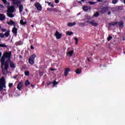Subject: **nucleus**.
<instances>
[{
    "instance_id": "f257e3e1",
    "label": "nucleus",
    "mask_w": 125,
    "mask_h": 125,
    "mask_svg": "<svg viewBox=\"0 0 125 125\" xmlns=\"http://www.w3.org/2000/svg\"><path fill=\"white\" fill-rule=\"evenodd\" d=\"M11 54H12V52L11 51L5 52L3 53L0 58V63H3L5 64V70L6 72L8 71V67H9V63L8 62L11 60Z\"/></svg>"
},
{
    "instance_id": "f03ea898",
    "label": "nucleus",
    "mask_w": 125,
    "mask_h": 125,
    "mask_svg": "<svg viewBox=\"0 0 125 125\" xmlns=\"http://www.w3.org/2000/svg\"><path fill=\"white\" fill-rule=\"evenodd\" d=\"M6 82L5 79H4V77H2L0 79V91H1V94L2 95H6V90L3 89V88H5L6 86H5Z\"/></svg>"
},
{
    "instance_id": "7ed1b4c3",
    "label": "nucleus",
    "mask_w": 125,
    "mask_h": 125,
    "mask_svg": "<svg viewBox=\"0 0 125 125\" xmlns=\"http://www.w3.org/2000/svg\"><path fill=\"white\" fill-rule=\"evenodd\" d=\"M110 10V7L104 6L100 10V13H102V14H104L106 13V11H109Z\"/></svg>"
},
{
    "instance_id": "20e7f679",
    "label": "nucleus",
    "mask_w": 125,
    "mask_h": 125,
    "mask_svg": "<svg viewBox=\"0 0 125 125\" xmlns=\"http://www.w3.org/2000/svg\"><path fill=\"white\" fill-rule=\"evenodd\" d=\"M35 6L36 7L37 10L41 11L42 10V5L40 4L39 2L35 3Z\"/></svg>"
},
{
    "instance_id": "39448f33",
    "label": "nucleus",
    "mask_w": 125,
    "mask_h": 125,
    "mask_svg": "<svg viewBox=\"0 0 125 125\" xmlns=\"http://www.w3.org/2000/svg\"><path fill=\"white\" fill-rule=\"evenodd\" d=\"M0 63H1L0 67L1 69L2 75H5V63H3L2 62H0Z\"/></svg>"
},
{
    "instance_id": "423d86ee",
    "label": "nucleus",
    "mask_w": 125,
    "mask_h": 125,
    "mask_svg": "<svg viewBox=\"0 0 125 125\" xmlns=\"http://www.w3.org/2000/svg\"><path fill=\"white\" fill-rule=\"evenodd\" d=\"M55 36L56 37V38L58 40H59V39H61V37H62V34H60V33H59V32L57 30L55 33Z\"/></svg>"
},
{
    "instance_id": "0eeeda50",
    "label": "nucleus",
    "mask_w": 125,
    "mask_h": 125,
    "mask_svg": "<svg viewBox=\"0 0 125 125\" xmlns=\"http://www.w3.org/2000/svg\"><path fill=\"white\" fill-rule=\"evenodd\" d=\"M17 88L19 90H21V89H23V83L22 82H20V83L18 84Z\"/></svg>"
},
{
    "instance_id": "6e6552de",
    "label": "nucleus",
    "mask_w": 125,
    "mask_h": 125,
    "mask_svg": "<svg viewBox=\"0 0 125 125\" xmlns=\"http://www.w3.org/2000/svg\"><path fill=\"white\" fill-rule=\"evenodd\" d=\"M89 24H91V25H92V26H94V27H97L98 26V23L95 22V21L92 20V21H89Z\"/></svg>"
},
{
    "instance_id": "1a4fd4ad",
    "label": "nucleus",
    "mask_w": 125,
    "mask_h": 125,
    "mask_svg": "<svg viewBox=\"0 0 125 125\" xmlns=\"http://www.w3.org/2000/svg\"><path fill=\"white\" fill-rule=\"evenodd\" d=\"M9 62V64H10V68H16V66H15V63H14L13 62H12V61H11V60H10V61L8 62Z\"/></svg>"
},
{
    "instance_id": "9d476101",
    "label": "nucleus",
    "mask_w": 125,
    "mask_h": 125,
    "mask_svg": "<svg viewBox=\"0 0 125 125\" xmlns=\"http://www.w3.org/2000/svg\"><path fill=\"white\" fill-rule=\"evenodd\" d=\"M14 12V7H9L7 10V13H13Z\"/></svg>"
},
{
    "instance_id": "9b49d317",
    "label": "nucleus",
    "mask_w": 125,
    "mask_h": 125,
    "mask_svg": "<svg viewBox=\"0 0 125 125\" xmlns=\"http://www.w3.org/2000/svg\"><path fill=\"white\" fill-rule=\"evenodd\" d=\"M17 28H16V25L15 27L14 26V28H13L12 32L15 35V36H17Z\"/></svg>"
},
{
    "instance_id": "f8f14e48",
    "label": "nucleus",
    "mask_w": 125,
    "mask_h": 125,
    "mask_svg": "<svg viewBox=\"0 0 125 125\" xmlns=\"http://www.w3.org/2000/svg\"><path fill=\"white\" fill-rule=\"evenodd\" d=\"M118 24L120 27V28H121L122 29H123V28H124V21H118Z\"/></svg>"
},
{
    "instance_id": "ddd939ff",
    "label": "nucleus",
    "mask_w": 125,
    "mask_h": 125,
    "mask_svg": "<svg viewBox=\"0 0 125 125\" xmlns=\"http://www.w3.org/2000/svg\"><path fill=\"white\" fill-rule=\"evenodd\" d=\"M13 4H21V1L20 0H13Z\"/></svg>"
},
{
    "instance_id": "4468645a",
    "label": "nucleus",
    "mask_w": 125,
    "mask_h": 125,
    "mask_svg": "<svg viewBox=\"0 0 125 125\" xmlns=\"http://www.w3.org/2000/svg\"><path fill=\"white\" fill-rule=\"evenodd\" d=\"M69 71H70V68H67L64 70V75L65 77H67V76H68V73H69Z\"/></svg>"
},
{
    "instance_id": "2eb2a0df",
    "label": "nucleus",
    "mask_w": 125,
    "mask_h": 125,
    "mask_svg": "<svg viewBox=\"0 0 125 125\" xmlns=\"http://www.w3.org/2000/svg\"><path fill=\"white\" fill-rule=\"evenodd\" d=\"M7 24H8V25H10L14 26V27H15L16 26V24H15V22L11 20L10 21V22H8Z\"/></svg>"
},
{
    "instance_id": "dca6fc26",
    "label": "nucleus",
    "mask_w": 125,
    "mask_h": 125,
    "mask_svg": "<svg viewBox=\"0 0 125 125\" xmlns=\"http://www.w3.org/2000/svg\"><path fill=\"white\" fill-rule=\"evenodd\" d=\"M19 8L20 13H22V12L23 11V9H24V7L23 6V5L21 4H20Z\"/></svg>"
},
{
    "instance_id": "f3484780",
    "label": "nucleus",
    "mask_w": 125,
    "mask_h": 125,
    "mask_svg": "<svg viewBox=\"0 0 125 125\" xmlns=\"http://www.w3.org/2000/svg\"><path fill=\"white\" fill-rule=\"evenodd\" d=\"M5 19V16L2 14H0V21H3Z\"/></svg>"
},
{
    "instance_id": "a211bd4d",
    "label": "nucleus",
    "mask_w": 125,
    "mask_h": 125,
    "mask_svg": "<svg viewBox=\"0 0 125 125\" xmlns=\"http://www.w3.org/2000/svg\"><path fill=\"white\" fill-rule=\"evenodd\" d=\"M9 33H10V31L9 30H7L4 33V36H5V37H6V38H8V37H9V36H10V34Z\"/></svg>"
},
{
    "instance_id": "6ab92c4d",
    "label": "nucleus",
    "mask_w": 125,
    "mask_h": 125,
    "mask_svg": "<svg viewBox=\"0 0 125 125\" xmlns=\"http://www.w3.org/2000/svg\"><path fill=\"white\" fill-rule=\"evenodd\" d=\"M90 6H85L83 7V9L84 11H87V10H88V9H90Z\"/></svg>"
},
{
    "instance_id": "aec40b11",
    "label": "nucleus",
    "mask_w": 125,
    "mask_h": 125,
    "mask_svg": "<svg viewBox=\"0 0 125 125\" xmlns=\"http://www.w3.org/2000/svg\"><path fill=\"white\" fill-rule=\"evenodd\" d=\"M76 23L75 22H68L67 23V25L69 26V27H72L73 26H75V25H76Z\"/></svg>"
},
{
    "instance_id": "412c9836",
    "label": "nucleus",
    "mask_w": 125,
    "mask_h": 125,
    "mask_svg": "<svg viewBox=\"0 0 125 125\" xmlns=\"http://www.w3.org/2000/svg\"><path fill=\"white\" fill-rule=\"evenodd\" d=\"M12 13H7V15L8 17H10V18H13V17H14V14Z\"/></svg>"
},
{
    "instance_id": "4be33fe9",
    "label": "nucleus",
    "mask_w": 125,
    "mask_h": 125,
    "mask_svg": "<svg viewBox=\"0 0 125 125\" xmlns=\"http://www.w3.org/2000/svg\"><path fill=\"white\" fill-rule=\"evenodd\" d=\"M20 24L22 25V26H24V25H26V24H27V21H24V20H21L20 21Z\"/></svg>"
},
{
    "instance_id": "5701e85b",
    "label": "nucleus",
    "mask_w": 125,
    "mask_h": 125,
    "mask_svg": "<svg viewBox=\"0 0 125 125\" xmlns=\"http://www.w3.org/2000/svg\"><path fill=\"white\" fill-rule=\"evenodd\" d=\"M118 24V21L109 22V25L110 26H116Z\"/></svg>"
},
{
    "instance_id": "b1692460",
    "label": "nucleus",
    "mask_w": 125,
    "mask_h": 125,
    "mask_svg": "<svg viewBox=\"0 0 125 125\" xmlns=\"http://www.w3.org/2000/svg\"><path fill=\"white\" fill-rule=\"evenodd\" d=\"M28 62L31 65H33V64H34L35 63V61H34L33 60H31V59H29Z\"/></svg>"
},
{
    "instance_id": "393cba45",
    "label": "nucleus",
    "mask_w": 125,
    "mask_h": 125,
    "mask_svg": "<svg viewBox=\"0 0 125 125\" xmlns=\"http://www.w3.org/2000/svg\"><path fill=\"white\" fill-rule=\"evenodd\" d=\"M36 55L33 54L30 57L29 59H31L34 61H35V58H36Z\"/></svg>"
},
{
    "instance_id": "a878e982",
    "label": "nucleus",
    "mask_w": 125,
    "mask_h": 125,
    "mask_svg": "<svg viewBox=\"0 0 125 125\" xmlns=\"http://www.w3.org/2000/svg\"><path fill=\"white\" fill-rule=\"evenodd\" d=\"M74 54V50H71L68 53H67V55H69L70 56H72Z\"/></svg>"
},
{
    "instance_id": "bb28decb",
    "label": "nucleus",
    "mask_w": 125,
    "mask_h": 125,
    "mask_svg": "<svg viewBox=\"0 0 125 125\" xmlns=\"http://www.w3.org/2000/svg\"><path fill=\"white\" fill-rule=\"evenodd\" d=\"M74 34V33L72 31H67L66 32V35H67V36H71V35H73Z\"/></svg>"
},
{
    "instance_id": "cd10ccee",
    "label": "nucleus",
    "mask_w": 125,
    "mask_h": 125,
    "mask_svg": "<svg viewBox=\"0 0 125 125\" xmlns=\"http://www.w3.org/2000/svg\"><path fill=\"white\" fill-rule=\"evenodd\" d=\"M59 82H57L56 81H54V82H52L53 83V86L52 87H53V86H55V85H56L57 84H58Z\"/></svg>"
},
{
    "instance_id": "c85d7f7f",
    "label": "nucleus",
    "mask_w": 125,
    "mask_h": 125,
    "mask_svg": "<svg viewBox=\"0 0 125 125\" xmlns=\"http://www.w3.org/2000/svg\"><path fill=\"white\" fill-rule=\"evenodd\" d=\"M93 16L94 17H98V16H99V12H97L96 13H94Z\"/></svg>"
},
{
    "instance_id": "c756f323",
    "label": "nucleus",
    "mask_w": 125,
    "mask_h": 125,
    "mask_svg": "<svg viewBox=\"0 0 125 125\" xmlns=\"http://www.w3.org/2000/svg\"><path fill=\"white\" fill-rule=\"evenodd\" d=\"M25 84L26 86H28V85H30V82H29V80H26L25 81Z\"/></svg>"
},
{
    "instance_id": "7c9ffc66",
    "label": "nucleus",
    "mask_w": 125,
    "mask_h": 125,
    "mask_svg": "<svg viewBox=\"0 0 125 125\" xmlns=\"http://www.w3.org/2000/svg\"><path fill=\"white\" fill-rule=\"evenodd\" d=\"M25 76H30V72L29 71H26L24 72Z\"/></svg>"
},
{
    "instance_id": "2f4dec72",
    "label": "nucleus",
    "mask_w": 125,
    "mask_h": 125,
    "mask_svg": "<svg viewBox=\"0 0 125 125\" xmlns=\"http://www.w3.org/2000/svg\"><path fill=\"white\" fill-rule=\"evenodd\" d=\"M74 40L76 42L75 44H78V43H79V39L77 37H75L74 38Z\"/></svg>"
},
{
    "instance_id": "473e14b6",
    "label": "nucleus",
    "mask_w": 125,
    "mask_h": 125,
    "mask_svg": "<svg viewBox=\"0 0 125 125\" xmlns=\"http://www.w3.org/2000/svg\"><path fill=\"white\" fill-rule=\"evenodd\" d=\"M75 72H76V74H81V71L80 70V69L78 68L77 69H76Z\"/></svg>"
},
{
    "instance_id": "72a5a7b5",
    "label": "nucleus",
    "mask_w": 125,
    "mask_h": 125,
    "mask_svg": "<svg viewBox=\"0 0 125 125\" xmlns=\"http://www.w3.org/2000/svg\"><path fill=\"white\" fill-rule=\"evenodd\" d=\"M0 47H7V46L5 44H0Z\"/></svg>"
},
{
    "instance_id": "f704fd0d",
    "label": "nucleus",
    "mask_w": 125,
    "mask_h": 125,
    "mask_svg": "<svg viewBox=\"0 0 125 125\" xmlns=\"http://www.w3.org/2000/svg\"><path fill=\"white\" fill-rule=\"evenodd\" d=\"M112 39H113V37H112V36H109L107 38V40L108 42H110V41H111V40Z\"/></svg>"
},
{
    "instance_id": "c9c22d12",
    "label": "nucleus",
    "mask_w": 125,
    "mask_h": 125,
    "mask_svg": "<svg viewBox=\"0 0 125 125\" xmlns=\"http://www.w3.org/2000/svg\"><path fill=\"white\" fill-rule=\"evenodd\" d=\"M88 3H90V4H91V5H93V4H95V2H93V1H88Z\"/></svg>"
},
{
    "instance_id": "e433bc0d",
    "label": "nucleus",
    "mask_w": 125,
    "mask_h": 125,
    "mask_svg": "<svg viewBox=\"0 0 125 125\" xmlns=\"http://www.w3.org/2000/svg\"><path fill=\"white\" fill-rule=\"evenodd\" d=\"M117 2H118V0H112V3H113V4H116Z\"/></svg>"
},
{
    "instance_id": "4c0bfd02",
    "label": "nucleus",
    "mask_w": 125,
    "mask_h": 125,
    "mask_svg": "<svg viewBox=\"0 0 125 125\" xmlns=\"http://www.w3.org/2000/svg\"><path fill=\"white\" fill-rule=\"evenodd\" d=\"M8 85L9 87L10 88L13 86V83H9Z\"/></svg>"
},
{
    "instance_id": "58836bf2",
    "label": "nucleus",
    "mask_w": 125,
    "mask_h": 125,
    "mask_svg": "<svg viewBox=\"0 0 125 125\" xmlns=\"http://www.w3.org/2000/svg\"><path fill=\"white\" fill-rule=\"evenodd\" d=\"M0 37L2 39L4 38V34L3 33H0Z\"/></svg>"
},
{
    "instance_id": "ea45409f",
    "label": "nucleus",
    "mask_w": 125,
    "mask_h": 125,
    "mask_svg": "<svg viewBox=\"0 0 125 125\" xmlns=\"http://www.w3.org/2000/svg\"><path fill=\"white\" fill-rule=\"evenodd\" d=\"M52 11H54L55 12H56V13L58 12V10H57V8L53 9Z\"/></svg>"
},
{
    "instance_id": "a19ab883",
    "label": "nucleus",
    "mask_w": 125,
    "mask_h": 125,
    "mask_svg": "<svg viewBox=\"0 0 125 125\" xmlns=\"http://www.w3.org/2000/svg\"><path fill=\"white\" fill-rule=\"evenodd\" d=\"M2 1H3V3H4V4H6V3H7V1L6 0H2Z\"/></svg>"
},
{
    "instance_id": "79ce46f5",
    "label": "nucleus",
    "mask_w": 125,
    "mask_h": 125,
    "mask_svg": "<svg viewBox=\"0 0 125 125\" xmlns=\"http://www.w3.org/2000/svg\"><path fill=\"white\" fill-rule=\"evenodd\" d=\"M47 10H48V11H52L53 9L51 8H47Z\"/></svg>"
},
{
    "instance_id": "37998d69",
    "label": "nucleus",
    "mask_w": 125,
    "mask_h": 125,
    "mask_svg": "<svg viewBox=\"0 0 125 125\" xmlns=\"http://www.w3.org/2000/svg\"><path fill=\"white\" fill-rule=\"evenodd\" d=\"M1 31H2L3 32H6V29L5 28H1Z\"/></svg>"
},
{
    "instance_id": "c03bdc74",
    "label": "nucleus",
    "mask_w": 125,
    "mask_h": 125,
    "mask_svg": "<svg viewBox=\"0 0 125 125\" xmlns=\"http://www.w3.org/2000/svg\"><path fill=\"white\" fill-rule=\"evenodd\" d=\"M52 83V82H50L47 83V85L48 86L49 85H50Z\"/></svg>"
},
{
    "instance_id": "a18cd8bd",
    "label": "nucleus",
    "mask_w": 125,
    "mask_h": 125,
    "mask_svg": "<svg viewBox=\"0 0 125 125\" xmlns=\"http://www.w3.org/2000/svg\"><path fill=\"white\" fill-rule=\"evenodd\" d=\"M0 8H4V6L2 4H0Z\"/></svg>"
},
{
    "instance_id": "49530a36",
    "label": "nucleus",
    "mask_w": 125,
    "mask_h": 125,
    "mask_svg": "<svg viewBox=\"0 0 125 125\" xmlns=\"http://www.w3.org/2000/svg\"><path fill=\"white\" fill-rule=\"evenodd\" d=\"M55 3H59V0H55Z\"/></svg>"
},
{
    "instance_id": "de8ad7c7",
    "label": "nucleus",
    "mask_w": 125,
    "mask_h": 125,
    "mask_svg": "<svg viewBox=\"0 0 125 125\" xmlns=\"http://www.w3.org/2000/svg\"><path fill=\"white\" fill-rule=\"evenodd\" d=\"M30 48H31V49H34V46H33V45H31V46H30Z\"/></svg>"
},
{
    "instance_id": "09e8293b",
    "label": "nucleus",
    "mask_w": 125,
    "mask_h": 125,
    "mask_svg": "<svg viewBox=\"0 0 125 125\" xmlns=\"http://www.w3.org/2000/svg\"><path fill=\"white\" fill-rule=\"evenodd\" d=\"M97 1H98V2H103V0H97Z\"/></svg>"
},
{
    "instance_id": "8fccbe9b",
    "label": "nucleus",
    "mask_w": 125,
    "mask_h": 125,
    "mask_svg": "<svg viewBox=\"0 0 125 125\" xmlns=\"http://www.w3.org/2000/svg\"><path fill=\"white\" fill-rule=\"evenodd\" d=\"M82 25L83 26H86V23H85V22H83V23H82Z\"/></svg>"
},
{
    "instance_id": "3c124183",
    "label": "nucleus",
    "mask_w": 125,
    "mask_h": 125,
    "mask_svg": "<svg viewBox=\"0 0 125 125\" xmlns=\"http://www.w3.org/2000/svg\"><path fill=\"white\" fill-rule=\"evenodd\" d=\"M21 43V41L17 42V44H20Z\"/></svg>"
},
{
    "instance_id": "603ef678",
    "label": "nucleus",
    "mask_w": 125,
    "mask_h": 125,
    "mask_svg": "<svg viewBox=\"0 0 125 125\" xmlns=\"http://www.w3.org/2000/svg\"><path fill=\"white\" fill-rule=\"evenodd\" d=\"M55 70L54 68H50V71H55Z\"/></svg>"
},
{
    "instance_id": "864d4df0",
    "label": "nucleus",
    "mask_w": 125,
    "mask_h": 125,
    "mask_svg": "<svg viewBox=\"0 0 125 125\" xmlns=\"http://www.w3.org/2000/svg\"><path fill=\"white\" fill-rule=\"evenodd\" d=\"M108 15H111V11H109L107 13Z\"/></svg>"
},
{
    "instance_id": "5fc2aeb1",
    "label": "nucleus",
    "mask_w": 125,
    "mask_h": 125,
    "mask_svg": "<svg viewBox=\"0 0 125 125\" xmlns=\"http://www.w3.org/2000/svg\"><path fill=\"white\" fill-rule=\"evenodd\" d=\"M88 62H90V59H89V58H87Z\"/></svg>"
},
{
    "instance_id": "6e6d98bb",
    "label": "nucleus",
    "mask_w": 125,
    "mask_h": 125,
    "mask_svg": "<svg viewBox=\"0 0 125 125\" xmlns=\"http://www.w3.org/2000/svg\"><path fill=\"white\" fill-rule=\"evenodd\" d=\"M47 3L48 4L49 6L51 4V2H47Z\"/></svg>"
},
{
    "instance_id": "4d7b16f0",
    "label": "nucleus",
    "mask_w": 125,
    "mask_h": 125,
    "mask_svg": "<svg viewBox=\"0 0 125 125\" xmlns=\"http://www.w3.org/2000/svg\"><path fill=\"white\" fill-rule=\"evenodd\" d=\"M51 7H54V5L53 4H51Z\"/></svg>"
},
{
    "instance_id": "13d9d810",
    "label": "nucleus",
    "mask_w": 125,
    "mask_h": 125,
    "mask_svg": "<svg viewBox=\"0 0 125 125\" xmlns=\"http://www.w3.org/2000/svg\"><path fill=\"white\" fill-rule=\"evenodd\" d=\"M19 57H20V58H22V56H21V55H20V56H19Z\"/></svg>"
},
{
    "instance_id": "bf43d9fd",
    "label": "nucleus",
    "mask_w": 125,
    "mask_h": 125,
    "mask_svg": "<svg viewBox=\"0 0 125 125\" xmlns=\"http://www.w3.org/2000/svg\"><path fill=\"white\" fill-rule=\"evenodd\" d=\"M0 29H1V25L0 24Z\"/></svg>"
},
{
    "instance_id": "052dcab7",
    "label": "nucleus",
    "mask_w": 125,
    "mask_h": 125,
    "mask_svg": "<svg viewBox=\"0 0 125 125\" xmlns=\"http://www.w3.org/2000/svg\"><path fill=\"white\" fill-rule=\"evenodd\" d=\"M123 19L125 20V16L123 17Z\"/></svg>"
},
{
    "instance_id": "680f3d73",
    "label": "nucleus",
    "mask_w": 125,
    "mask_h": 125,
    "mask_svg": "<svg viewBox=\"0 0 125 125\" xmlns=\"http://www.w3.org/2000/svg\"><path fill=\"white\" fill-rule=\"evenodd\" d=\"M85 0H81V1H84Z\"/></svg>"
},
{
    "instance_id": "e2e57ef3",
    "label": "nucleus",
    "mask_w": 125,
    "mask_h": 125,
    "mask_svg": "<svg viewBox=\"0 0 125 125\" xmlns=\"http://www.w3.org/2000/svg\"><path fill=\"white\" fill-rule=\"evenodd\" d=\"M79 3H82V1H79Z\"/></svg>"
},
{
    "instance_id": "0e129e2a",
    "label": "nucleus",
    "mask_w": 125,
    "mask_h": 125,
    "mask_svg": "<svg viewBox=\"0 0 125 125\" xmlns=\"http://www.w3.org/2000/svg\"><path fill=\"white\" fill-rule=\"evenodd\" d=\"M124 2L125 4V0H124Z\"/></svg>"
},
{
    "instance_id": "69168bd1",
    "label": "nucleus",
    "mask_w": 125,
    "mask_h": 125,
    "mask_svg": "<svg viewBox=\"0 0 125 125\" xmlns=\"http://www.w3.org/2000/svg\"><path fill=\"white\" fill-rule=\"evenodd\" d=\"M45 3H47V1H45Z\"/></svg>"
},
{
    "instance_id": "338daca9",
    "label": "nucleus",
    "mask_w": 125,
    "mask_h": 125,
    "mask_svg": "<svg viewBox=\"0 0 125 125\" xmlns=\"http://www.w3.org/2000/svg\"><path fill=\"white\" fill-rule=\"evenodd\" d=\"M31 27H34V25H31Z\"/></svg>"
},
{
    "instance_id": "774afa93",
    "label": "nucleus",
    "mask_w": 125,
    "mask_h": 125,
    "mask_svg": "<svg viewBox=\"0 0 125 125\" xmlns=\"http://www.w3.org/2000/svg\"><path fill=\"white\" fill-rule=\"evenodd\" d=\"M25 10H26V11H28V10L27 9H26Z\"/></svg>"
}]
</instances>
